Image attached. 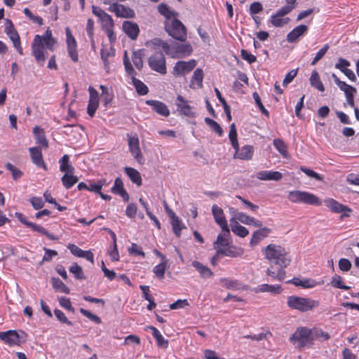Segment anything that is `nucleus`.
<instances>
[{"mask_svg":"<svg viewBox=\"0 0 359 359\" xmlns=\"http://www.w3.org/2000/svg\"><path fill=\"white\" fill-rule=\"evenodd\" d=\"M264 252L270 264L266 274L273 280L282 281L285 277V268L291 261L287 252L280 245L269 244Z\"/></svg>","mask_w":359,"mask_h":359,"instance_id":"f257e3e1","label":"nucleus"},{"mask_svg":"<svg viewBox=\"0 0 359 359\" xmlns=\"http://www.w3.org/2000/svg\"><path fill=\"white\" fill-rule=\"evenodd\" d=\"M52 32L48 29L43 36L36 35L32 44V54L38 63L43 65L46 57L44 53L43 41L52 40Z\"/></svg>","mask_w":359,"mask_h":359,"instance_id":"f03ea898","label":"nucleus"},{"mask_svg":"<svg viewBox=\"0 0 359 359\" xmlns=\"http://www.w3.org/2000/svg\"><path fill=\"white\" fill-rule=\"evenodd\" d=\"M164 26L165 30L169 36L182 42L186 41L187 29L180 20L173 18L170 21L166 20Z\"/></svg>","mask_w":359,"mask_h":359,"instance_id":"7ed1b4c3","label":"nucleus"},{"mask_svg":"<svg viewBox=\"0 0 359 359\" xmlns=\"http://www.w3.org/2000/svg\"><path fill=\"white\" fill-rule=\"evenodd\" d=\"M289 340L294 346L302 348L312 343V330L304 327H298Z\"/></svg>","mask_w":359,"mask_h":359,"instance_id":"20e7f679","label":"nucleus"},{"mask_svg":"<svg viewBox=\"0 0 359 359\" xmlns=\"http://www.w3.org/2000/svg\"><path fill=\"white\" fill-rule=\"evenodd\" d=\"M287 306L292 310L307 312L313 309L314 301L310 298L291 295L287 297Z\"/></svg>","mask_w":359,"mask_h":359,"instance_id":"39448f33","label":"nucleus"},{"mask_svg":"<svg viewBox=\"0 0 359 359\" xmlns=\"http://www.w3.org/2000/svg\"><path fill=\"white\" fill-rule=\"evenodd\" d=\"M148 65L162 75L167 73L165 57L161 51H156L148 58Z\"/></svg>","mask_w":359,"mask_h":359,"instance_id":"423d86ee","label":"nucleus"},{"mask_svg":"<svg viewBox=\"0 0 359 359\" xmlns=\"http://www.w3.org/2000/svg\"><path fill=\"white\" fill-rule=\"evenodd\" d=\"M193 49L189 43H174L170 44L168 55L172 58L184 57L189 55Z\"/></svg>","mask_w":359,"mask_h":359,"instance_id":"0eeeda50","label":"nucleus"},{"mask_svg":"<svg viewBox=\"0 0 359 359\" xmlns=\"http://www.w3.org/2000/svg\"><path fill=\"white\" fill-rule=\"evenodd\" d=\"M5 32L13 42V46L19 54L22 55V48L20 45V36L15 29L12 21L9 19L5 20Z\"/></svg>","mask_w":359,"mask_h":359,"instance_id":"6e6552de","label":"nucleus"},{"mask_svg":"<svg viewBox=\"0 0 359 359\" xmlns=\"http://www.w3.org/2000/svg\"><path fill=\"white\" fill-rule=\"evenodd\" d=\"M288 199L292 203L314 204V195L301 191H292L288 194Z\"/></svg>","mask_w":359,"mask_h":359,"instance_id":"1a4fd4ad","label":"nucleus"},{"mask_svg":"<svg viewBox=\"0 0 359 359\" xmlns=\"http://www.w3.org/2000/svg\"><path fill=\"white\" fill-rule=\"evenodd\" d=\"M175 105L177 107V111L180 114L189 118L196 116V113L193 111V107L189 104V102L182 95H178L177 96Z\"/></svg>","mask_w":359,"mask_h":359,"instance_id":"9d476101","label":"nucleus"},{"mask_svg":"<svg viewBox=\"0 0 359 359\" xmlns=\"http://www.w3.org/2000/svg\"><path fill=\"white\" fill-rule=\"evenodd\" d=\"M109 11L114 13L117 17L123 18H133L135 17L134 11L124 5L117 3L109 4Z\"/></svg>","mask_w":359,"mask_h":359,"instance_id":"9b49d317","label":"nucleus"},{"mask_svg":"<svg viewBox=\"0 0 359 359\" xmlns=\"http://www.w3.org/2000/svg\"><path fill=\"white\" fill-rule=\"evenodd\" d=\"M212 212L215 222L221 227L222 231H224V233L228 235L229 226L223 210L217 205H213L212 206Z\"/></svg>","mask_w":359,"mask_h":359,"instance_id":"f8f14e48","label":"nucleus"},{"mask_svg":"<svg viewBox=\"0 0 359 359\" xmlns=\"http://www.w3.org/2000/svg\"><path fill=\"white\" fill-rule=\"evenodd\" d=\"M65 33L67 36V50L69 57L74 62L78 61V53H77V44L75 38L72 34V32L69 27L65 28Z\"/></svg>","mask_w":359,"mask_h":359,"instance_id":"ddd939ff","label":"nucleus"},{"mask_svg":"<svg viewBox=\"0 0 359 359\" xmlns=\"http://www.w3.org/2000/svg\"><path fill=\"white\" fill-rule=\"evenodd\" d=\"M196 66V61L191 60L188 62L178 61L173 68V74L176 76H181L190 72Z\"/></svg>","mask_w":359,"mask_h":359,"instance_id":"4468645a","label":"nucleus"},{"mask_svg":"<svg viewBox=\"0 0 359 359\" xmlns=\"http://www.w3.org/2000/svg\"><path fill=\"white\" fill-rule=\"evenodd\" d=\"M325 205L329 208L332 212L336 213L344 212V214L341 216V218L344 217H348L349 212H351V210L332 198H327L324 201Z\"/></svg>","mask_w":359,"mask_h":359,"instance_id":"2eb2a0df","label":"nucleus"},{"mask_svg":"<svg viewBox=\"0 0 359 359\" xmlns=\"http://www.w3.org/2000/svg\"><path fill=\"white\" fill-rule=\"evenodd\" d=\"M235 154L233 157L241 160H251L254 154V147L251 145H245L241 149L238 144V149H234Z\"/></svg>","mask_w":359,"mask_h":359,"instance_id":"dca6fc26","label":"nucleus"},{"mask_svg":"<svg viewBox=\"0 0 359 359\" xmlns=\"http://www.w3.org/2000/svg\"><path fill=\"white\" fill-rule=\"evenodd\" d=\"M145 103L152 107V109L158 114L168 117L170 115V110L166 104L158 100H148Z\"/></svg>","mask_w":359,"mask_h":359,"instance_id":"f3484780","label":"nucleus"},{"mask_svg":"<svg viewBox=\"0 0 359 359\" xmlns=\"http://www.w3.org/2000/svg\"><path fill=\"white\" fill-rule=\"evenodd\" d=\"M67 248L74 256L85 258L92 264L94 263V255L90 250L84 251L74 244H69Z\"/></svg>","mask_w":359,"mask_h":359,"instance_id":"a211bd4d","label":"nucleus"},{"mask_svg":"<svg viewBox=\"0 0 359 359\" xmlns=\"http://www.w3.org/2000/svg\"><path fill=\"white\" fill-rule=\"evenodd\" d=\"M122 27L123 32L130 39L135 40L137 38L140 29L137 23L131 21H124Z\"/></svg>","mask_w":359,"mask_h":359,"instance_id":"6ab92c4d","label":"nucleus"},{"mask_svg":"<svg viewBox=\"0 0 359 359\" xmlns=\"http://www.w3.org/2000/svg\"><path fill=\"white\" fill-rule=\"evenodd\" d=\"M256 176L257 179L264 181H280L283 177L282 173L278 171L268 170L259 171Z\"/></svg>","mask_w":359,"mask_h":359,"instance_id":"aec40b11","label":"nucleus"},{"mask_svg":"<svg viewBox=\"0 0 359 359\" xmlns=\"http://www.w3.org/2000/svg\"><path fill=\"white\" fill-rule=\"evenodd\" d=\"M32 163L39 167L46 169V163L43 161L42 152L39 147H30L29 149Z\"/></svg>","mask_w":359,"mask_h":359,"instance_id":"412c9836","label":"nucleus"},{"mask_svg":"<svg viewBox=\"0 0 359 359\" xmlns=\"http://www.w3.org/2000/svg\"><path fill=\"white\" fill-rule=\"evenodd\" d=\"M308 29V27L305 25H300L294 28L287 35L288 42H294L299 36L303 35Z\"/></svg>","mask_w":359,"mask_h":359,"instance_id":"4be33fe9","label":"nucleus"},{"mask_svg":"<svg viewBox=\"0 0 359 359\" xmlns=\"http://www.w3.org/2000/svg\"><path fill=\"white\" fill-rule=\"evenodd\" d=\"M227 248H218L217 250V255H222L230 257H237L243 255V250L242 249H237L234 246H226Z\"/></svg>","mask_w":359,"mask_h":359,"instance_id":"5701e85b","label":"nucleus"},{"mask_svg":"<svg viewBox=\"0 0 359 359\" xmlns=\"http://www.w3.org/2000/svg\"><path fill=\"white\" fill-rule=\"evenodd\" d=\"M33 133L35 136L36 143L39 144L45 149H47L48 147V142L43 129L39 126H35L33 128Z\"/></svg>","mask_w":359,"mask_h":359,"instance_id":"b1692460","label":"nucleus"},{"mask_svg":"<svg viewBox=\"0 0 359 359\" xmlns=\"http://www.w3.org/2000/svg\"><path fill=\"white\" fill-rule=\"evenodd\" d=\"M230 222L231 231L233 233L241 238H244L248 235V230L245 226L239 224L238 222L236 221L235 218H231Z\"/></svg>","mask_w":359,"mask_h":359,"instance_id":"393cba45","label":"nucleus"},{"mask_svg":"<svg viewBox=\"0 0 359 359\" xmlns=\"http://www.w3.org/2000/svg\"><path fill=\"white\" fill-rule=\"evenodd\" d=\"M271 232L270 229L267 227L261 228L259 230L255 231L252 233V236L250 241L251 245H255L258 244V243L262 240L263 238L268 236L269 233Z\"/></svg>","mask_w":359,"mask_h":359,"instance_id":"a878e982","label":"nucleus"},{"mask_svg":"<svg viewBox=\"0 0 359 359\" xmlns=\"http://www.w3.org/2000/svg\"><path fill=\"white\" fill-rule=\"evenodd\" d=\"M191 264L199 272L201 277L203 278H209L213 275L212 271L209 267L198 261H193Z\"/></svg>","mask_w":359,"mask_h":359,"instance_id":"bb28decb","label":"nucleus"},{"mask_svg":"<svg viewBox=\"0 0 359 359\" xmlns=\"http://www.w3.org/2000/svg\"><path fill=\"white\" fill-rule=\"evenodd\" d=\"M124 170L128 177L134 184L139 187L142 185V177L139 171L131 167H126Z\"/></svg>","mask_w":359,"mask_h":359,"instance_id":"cd10ccee","label":"nucleus"},{"mask_svg":"<svg viewBox=\"0 0 359 359\" xmlns=\"http://www.w3.org/2000/svg\"><path fill=\"white\" fill-rule=\"evenodd\" d=\"M60 170L61 172L65 173L73 174L74 172V168L69 163V156L67 154H65L59 161Z\"/></svg>","mask_w":359,"mask_h":359,"instance_id":"c85d7f7f","label":"nucleus"},{"mask_svg":"<svg viewBox=\"0 0 359 359\" xmlns=\"http://www.w3.org/2000/svg\"><path fill=\"white\" fill-rule=\"evenodd\" d=\"M257 292H269L272 294H280L282 292V288L280 285H269V284H262L260 285L257 288Z\"/></svg>","mask_w":359,"mask_h":359,"instance_id":"c756f323","label":"nucleus"},{"mask_svg":"<svg viewBox=\"0 0 359 359\" xmlns=\"http://www.w3.org/2000/svg\"><path fill=\"white\" fill-rule=\"evenodd\" d=\"M115 55V49L111 47L109 50L102 48L101 50V59L104 62V69L107 72L109 70V62L108 58L113 57Z\"/></svg>","mask_w":359,"mask_h":359,"instance_id":"7c9ffc66","label":"nucleus"},{"mask_svg":"<svg viewBox=\"0 0 359 359\" xmlns=\"http://www.w3.org/2000/svg\"><path fill=\"white\" fill-rule=\"evenodd\" d=\"M63 186L69 189L72 187L78 181L79 178L70 173H65L61 178Z\"/></svg>","mask_w":359,"mask_h":359,"instance_id":"2f4dec72","label":"nucleus"},{"mask_svg":"<svg viewBox=\"0 0 359 359\" xmlns=\"http://www.w3.org/2000/svg\"><path fill=\"white\" fill-rule=\"evenodd\" d=\"M51 283L55 291L65 294H69L70 292L69 287L60 278H52Z\"/></svg>","mask_w":359,"mask_h":359,"instance_id":"473e14b6","label":"nucleus"},{"mask_svg":"<svg viewBox=\"0 0 359 359\" xmlns=\"http://www.w3.org/2000/svg\"><path fill=\"white\" fill-rule=\"evenodd\" d=\"M132 83L135 88L137 93L140 95H145L149 92L148 87L140 80L136 79L135 76H132Z\"/></svg>","mask_w":359,"mask_h":359,"instance_id":"72a5a7b5","label":"nucleus"},{"mask_svg":"<svg viewBox=\"0 0 359 359\" xmlns=\"http://www.w3.org/2000/svg\"><path fill=\"white\" fill-rule=\"evenodd\" d=\"M203 72L201 69L197 68L192 76V79L191 82V87L195 88L194 85L196 84L198 88H201L203 86Z\"/></svg>","mask_w":359,"mask_h":359,"instance_id":"f704fd0d","label":"nucleus"},{"mask_svg":"<svg viewBox=\"0 0 359 359\" xmlns=\"http://www.w3.org/2000/svg\"><path fill=\"white\" fill-rule=\"evenodd\" d=\"M158 11L168 21H170L172 20L171 18L177 14L175 11L170 10V7L164 3H161L158 6Z\"/></svg>","mask_w":359,"mask_h":359,"instance_id":"c9c22d12","label":"nucleus"},{"mask_svg":"<svg viewBox=\"0 0 359 359\" xmlns=\"http://www.w3.org/2000/svg\"><path fill=\"white\" fill-rule=\"evenodd\" d=\"M313 281L311 279H300L299 278H293L291 280H287V283H292L295 286H299L303 288H310L313 287Z\"/></svg>","mask_w":359,"mask_h":359,"instance_id":"e433bc0d","label":"nucleus"},{"mask_svg":"<svg viewBox=\"0 0 359 359\" xmlns=\"http://www.w3.org/2000/svg\"><path fill=\"white\" fill-rule=\"evenodd\" d=\"M144 57V50L143 49H139L136 51H134L133 53V62L135 67L141 70L143 67V60L142 57Z\"/></svg>","mask_w":359,"mask_h":359,"instance_id":"4c0bfd02","label":"nucleus"},{"mask_svg":"<svg viewBox=\"0 0 359 359\" xmlns=\"http://www.w3.org/2000/svg\"><path fill=\"white\" fill-rule=\"evenodd\" d=\"M170 219L173 232L177 237H180L181 235V231L183 229H185L186 226L182 224V221L176 216V215L173 217H170Z\"/></svg>","mask_w":359,"mask_h":359,"instance_id":"58836bf2","label":"nucleus"},{"mask_svg":"<svg viewBox=\"0 0 359 359\" xmlns=\"http://www.w3.org/2000/svg\"><path fill=\"white\" fill-rule=\"evenodd\" d=\"M287 5L278 9L276 13L278 16L283 17L290 13L294 8L296 5V0H285Z\"/></svg>","mask_w":359,"mask_h":359,"instance_id":"ea45409f","label":"nucleus"},{"mask_svg":"<svg viewBox=\"0 0 359 359\" xmlns=\"http://www.w3.org/2000/svg\"><path fill=\"white\" fill-rule=\"evenodd\" d=\"M6 343L9 345H19L20 343V335L15 330H8Z\"/></svg>","mask_w":359,"mask_h":359,"instance_id":"a19ab883","label":"nucleus"},{"mask_svg":"<svg viewBox=\"0 0 359 359\" xmlns=\"http://www.w3.org/2000/svg\"><path fill=\"white\" fill-rule=\"evenodd\" d=\"M29 228H30L32 231H36L38 233H40L43 235H45L47 236L49 239L52 241L57 240V237L50 234L44 227L42 226H40L39 224H36L35 223L32 222L31 224H29Z\"/></svg>","mask_w":359,"mask_h":359,"instance_id":"79ce46f5","label":"nucleus"},{"mask_svg":"<svg viewBox=\"0 0 359 359\" xmlns=\"http://www.w3.org/2000/svg\"><path fill=\"white\" fill-rule=\"evenodd\" d=\"M152 335L156 339L158 346L166 348L168 346V341L165 339L160 332L154 327H151Z\"/></svg>","mask_w":359,"mask_h":359,"instance_id":"37998d69","label":"nucleus"},{"mask_svg":"<svg viewBox=\"0 0 359 359\" xmlns=\"http://www.w3.org/2000/svg\"><path fill=\"white\" fill-rule=\"evenodd\" d=\"M230 236V230L229 229V234H225L224 231H222V233L219 234L216 241L214 243V247L215 249L219 248L218 246L221 245L223 247L229 246V237Z\"/></svg>","mask_w":359,"mask_h":359,"instance_id":"c03bdc74","label":"nucleus"},{"mask_svg":"<svg viewBox=\"0 0 359 359\" xmlns=\"http://www.w3.org/2000/svg\"><path fill=\"white\" fill-rule=\"evenodd\" d=\"M229 140L233 149H238V142L237 140V131L236 125L232 123L230 126V130L229 133Z\"/></svg>","mask_w":359,"mask_h":359,"instance_id":"a18cd8bd","label":"nucleus"},{"mask_svg":"<svg viewBox=\"0 0 359 359\" xmlns=\"http://www.w3.org/2000/svg\"><path fill=\"white\" fill-rule=\"evenodd\" d=\"M166 264L167 260L163 261L161 263L154 266L153 269V272L155 273L156 276L160 280H162L164 278Z\"/></svg>","mask_w":359,"mask_h":359,"instance_id":"49530a36","label":"nucleus"},{"mask_svg":"<svg viewBox=\"0 0 359 359\" xmlns=\"http://www.w3.org/2000/svg\"><path fill=\"white\" fill-rule=\"evenodd\" d=\"M69 271L74 275V277L78 280H84V276L82 268L76 263H74L69 268Z\"/></svg>","mask_w":359,"mask_h":359,"instance_id":"de8ad7c7","label":"nucleus"},{"mask_svg":"<svg viewBox=\"0 0 359 359\" xmlns=\"http://www.w3.org/2000/svg\"><path fill=\"white\" fill-rule=\"evenodd\" d=\"M289 21V18H283V17L278 16V14L275 13L271 16V22L274 27H280L288 23Z\"/></svg>","mask_w":359,"mask_h":359,"instance_id":"09e8293b","label":"nucleus"},{"mask_svg":"<svg viewBox=\"0 0 359 359\" xmlns=\"http://www.w3.org/2000/svg\"><path fill=\"white\" fill-rule=\"evenodd\" d=\"M331 284L334 287L339 288V289L347 290L351 288V287L344 285L342 281L341 277L337 274H335L332 277Z\"/></svg>","mask_w":359,"mask_h":359,"instance_id":"8fccbe9b","label":"nucleus"},{"mask_svg":"<svg viewBox=\"0 0 359 359\" xmlns=\"http://www.w3.org/2000/svg\"><path fill=\"white\" fill-rule=\"evenodd\" d=\"M205 123L219 136L223 134V130L221 126L214 120L210 118H205Z\"/></svg>","mask_w":359,"mask_h":359,"instance_id":"3c124183","label":"nucleus"},{"mask_svg":"<svg viewBox=\"0 0 359 359\" xmlns=\"http://www.w3.org/2000/svg\"><path fill=\"white\" fill-rule=\"evenodd\" d=\"M6 168L8 170H9L11 172L12 177H13V180H18L23 175L22 172L21 170L18 169L16 167H15L11 163H7L6 164Z\"/></svg>","mask_w":359,"mask_h":359,"instance_id":"603ef678","label":"nucleus"},{"mask_svg":"<svg viewBox=\"0 0 359 359\" xmlns=\"http://www.w3.org/2000/svg\"><path fill=\"white\" fill-rule=\"evenodd\" d=\"M252 96H253V98L255 100V102L257 106L258 107V108L259 109L261 112L266 116L269 117V112L266 109V108L263 105L259 94L257 92H254L252 94Z\"/></svg>","mask_w":359,"mask_h":359,"instance_id":"864d4df0","label":"nucleus"},{"mask_svg":"<svg viewBox=\"0 0 359 359\" xmlns=\"http://www.w3.org/2000/svg\"><path fill=\"white\" fill-rule=\"evenodd\" d=\"M151 44L154 46L161 47L165 53L168 55V50L170 49V44H168L167 42L155 38L151 41Z\"/></svg>","mask_w":359,"mask_h":359,"instance_id":"5fc2aeb1","label":"nucleus"},{"mask_svg":"<svg viewBox=\"0 0 359 359\" xmlns=\"http://www.w3.org/2000/svg\"><path fill=\"white\" fill-rule=\"evenodd\" d=\"M273 145L276 149L283 156H285L287 154V147L284 142L280 139H275L273 140Z\"/></svg>","mask_w":359,"mask_h":359,"instance_id":"6e6d98bb","label":"nucleus"},{"mask_svg":"<svg viewBox=\"0 0 359 359\" xmlns=\"http://www.w3.org/2000/svg\"><path fill=\"white\" fill-rule=\"evenodd\" d=\"M98 100H89L87 107V112L90 117L94 116L95 113L98 107Z\"/></svg>","mask_w":359,"mask_h":359,"instance_id":"4d7b16f0","label":"nucleus"},{"mask_svg":"<svg viewBox=\"0 0 359 359\" xmlns=\"http://www.w3.org/2000/svg\"><path fill=\"white\" fill-rule=\"evenodd\" d=\"M100 19L104 23L105 29L114 27V23L111 16L106 12L105 13H102V17Z\"/></svg>","mask_w":359,"mask_h":359,"instance_id":"13d9d810","label":"nucleus"},{"mask_svg":"<svg viewBox=\"0 0 359 359\" xmlns=\"http://www.w3.org/2000/svg\"><path fill=\"white\" fill-rule=\"evenodd\" d=\"M54 313L57 318V319L65 324H67L68 325H72V323L67 319L65 314L60 309H55L54 310Z\"/></svg>","mask_w":359,"mask_h":359,"instance_id":"bf43d9fd","label":"nucleus"},{"mask_svg":"<svg viewBox=\"0 0 359 359\" xmlns=\"http://www.w3.org/2000/svg\"><path fill=\"white\" fill-rule=\"evenodd\" d=\"M80 312L84 316H86V318H89L90 320L96 323L97 324H100L101 323V319L100 317H98L97 316L92 313L91 312H90L88 310H86L83 308H81L80 309Z\"/></svg>","mask_w":359,"mask_h":359,"instance_id":"052dcab7","label":"nucleus"},{"mask_svg":"<svg viewBox=\"0 0 359 359\" xmlns=\"http://www.w3.org/2000/svg\"><path fill=\"white\" fill-rule=\"evenodd\" d=\"M60 305L63 307L64 309L74 313V309L72 307L70 299L69 298H67L65 297H61L58 299Z\"/></svg>","mask_w":359,"mask_h":359,"instance_id":"680f3d73","label":"nucleus"},{"mask_svg":"<svg viewBox=\"0 0 359 359\" xmlns=\"http://www.w3.org/2000/svg\"><path fill=\"white\" fill-rule=\"evenodd\" d=\"M29 202L35 210L41 209L44 205V202L41 197L33 196L29 199Z\"/></svg>","mask_w":359,"mask_h":359,"instance_id":"e2e57ef3","label":"nucleus"},{"mask_svg":"<svg viewBox=\"0 0 359 359\" xmlns=\"http://www.w3.org/2000/svg\"><path fill=\"white\" fill-rule=\"evenodd\" d=\"M351 65L349 61L342 57H339L337 62L335 64L334 67L342 72V70L348 69L347 67Z\"/></svg>","mask_w":359,"mask_h":359,"instance_id":"0e129e2a","label":"nucleus"},{"mask_svg":"<svg viewBox=\"0 0 359 359\" xmlns=\"http://www.w3.org/2000/svg\"><path fill=\"white\" fill-rule=\"evenodd\" d=\"M241 57L246 60L249 64H252L257 60V57L254 55L250 53L248 50L245 49H242L241 51Z\"/></svg>","mask_w":359,"mask_h":359,"instance_id":"69168bd1","label":"nucleus"},{"mask_svg":"<svg viewBox=\"0 0 359 359\" xmlns=\"http://www.w3.org/2000/svg\"><path fill=\"white\" fill-rule=\"evenodd\" d=\"M252 217L247 215L246 214H245L243 212H238L236 215V217H234V218L236 219V221H239L243 224L249 225Z\"/></svg>","mask_w":359,"mask_h":359,"instance_id":"338daca9","label":"nucleus"},{"mask_svg":"<svg viewBox=\"0 0 359 359\" xmlns=\"http://www.w3.org/2000/svg\"><path fill=\"white\" fill-rule=\"evenodd\" d=\"M339 268L342 271H348L351 268V262L346 258H341L339 261Z\"/></svg>","mask_w":359,"mask_h":359,"instance_id":"774afa93","label":"nucleus"}]
</instances>
